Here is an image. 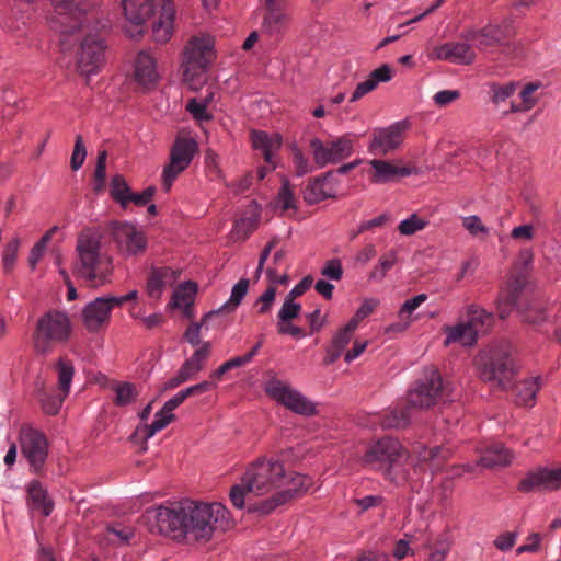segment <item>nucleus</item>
<instances>
[{
    "mask_svg": "<svg viewBox=\"0 0 561 561\" xmlns=\"http://www.w3.org/2000/svg\"><path fill=\"white\" fill-rule=\"evenodd\" d=\"M410 451L398 438L385 436L367 447L362 463L382 474L385 480L397 486L408 485L416 490V481L407 468Z\"/></svg>",
    "mask_w": 561,
    "mask_h": 561,
    "instance_id": "1",
    "label": "nucleus"
},
{
    "mask_svg": "<svg viewBox=\"0 0 561 561\" xmlns=\"http://www.w3.org/2000/svg\"><path fill=\"white\" fill-rule=\"evenodd\" d=\"M183 516L182 537L187 542L206 543L216 531L225 533L233 525L229 511L218 502L186 500Z\"/></svg>",
    "mask_w": 561,
    "mask_h": 561,
    "instance_id": "2",
    "label": "nucleus"
},
{
    "mask_svg": "<svg viewBox=\"0 0 561 561\" xmlns=\"http://www.w3.org/2000/svg\"><path fill=\"white\" fill-rule=\"evenodd\" d=\"M100 239L95 232L83 231L79 234L76 247L78 263L73 267V273L92 287L108 283L113 273L112 259L101 253Z\"/></svg>",
    "mask_w": 561,
    "mask_h": 561,
    "instance_id": "3",
    "label": "nucleus"
},
{
    "mask_svg": "<svg viewBox=\"0 0 561 561\" xmlns=\"http://www.w3.org/2000/svg\"><path fill=\"white\" fill-rule=\"evenodd\" d=\"M124 15L135 26L152 20V35L157 43L169 41L173 31L175 9L169 0H123Z\"/></svg>",
    "mask_w": 561,
    "mask_h": 561,
    "instance_id": "4",
    "label": "nucleus"
},
{
    "mask_svg": "<svg viewBox=\"0 0 561 561\" xmlns=\"http://www.w3.org/2000/svg\"><path fill=\"white\" fill-rule=\"evenodd\" d=\"M72 334V325L67 312L49 310L42 314L35 324L32 341L36 354L46 356L57 345L68 343Z\"/></svg>",
    "mask_w": 561,
    "mask_h": 561,
    "instance_id": "5",
    "label": "nucleus"
},
{
    "mask_svg": "<svg viewBox=\"0 0 561 561\" xmlns=\"http://www.w3.org/2000/svg\"><path fill=\"white\" fill-rule=\"evenodd\" d=\"M478 375L484 382H492L499 389L511 387L515 376V365L506 344L493 345L474 357Z\"/></svg>",
    "mask_w": 561,
    "mask_h": 561,
    "instance_id": "6",
    "label": "nucleus"
},
{
    "mask_svg": "<svg viewBox=\"0 0 561 561\" xmlns=\"http://www.w3.org/2000/svg\"><path fill=\"white\" fill-rule=\"evenodd\" d=\"M215 58L210 36H193L186 44L181 64L183 82L191 90H198L206 81L205 72Z\"/></svg>",
    "mask_w": 561,
    "mask_h": 561,
    "instance_id": "7",
    "label": "nucleus"
},
{
    "mask_svg": "<svg viewBox=\"0 0 561 561\" xmlns=\"http://www.w3.org/2000/svg\"><path fill=\"white\" fill-rule=\"evenodd\" d=\"M248 489L263 495L285 485V469L279 460L259 458L244 472Z\"/></svg>",
    "mask_w": 561,
    "mask_h": 561,
    "instance_id": "8",
    "label": "nucleus"
},
{
    "mask_svg": "<svg viewBox=\"0 0 561 561\" xmlns=\"http://www.w3.org/2000/svg\"><path fill=\"white\" fill-rule=\"evenodd\" d=\"M449 397L447 388L443 383L440 374L435 368L424 371V377L419 380L416 387L409 391L408 403L412 409H430Z\"/></svg>",
    "mask_w": 561,
    "mask_h": 561,
    "instance_id": "9",
    "label": "nucleus"
},
{
    "mask_svg": "<svg viewBox=\"0 0 561 561\" xmlns=\"http://www.w3.org/2000/svg\"><path fill=\"white\" fill-rule=\"evenodd\" d=\"M198 151V145L192 137L178 136L170 150L169 163L162 172V186L169 192L175 179L191 164Z\"/></svg>",
    "mask_w": 561,
    "mask_h": 561,
    "instance_id": "10",
    "label": "nucleus"
},
{
    "mask_svg": "<svg viewBox=\"0 0 561 561\" xmlns=\"http://www.w3.org/2000/svg\"><path fill=\"white\" fill-rule=\"evenodd\" d=\"M107 44L100 33L85 34L76 51L77 68L82 76L98 72L106 62Z\"/></svg>",
    "mask_w": 561,
    "mask_h": 561,
    "instance_id": "11",
    "label": "nucleus"
},
{
    "mask_svg": "<svg viewBox=\"0 0 561 561\" xmlns=\"http://www.w3.org/2000/svg\"><path fill=\"white\" fill-rule=\"evenodd\" d=\"M265 392L270 398L296 414L304 416L318 414L316 403L279 379H271L265 385Z\"/></svg>",
    "mask_w": 561,
    "mask_h": 561,
    "instance_id": "12",
    "label": "nucleus"
},
{
    "mask_svg": "<svg viewBox=\"0 0 561 561\" xmlns=\"http://www.w3.org/2000/svg\"><path fill=\"white\" fill-rule=\"evenodd\" d=\"M183 511L184 501L172 507L161 505L148 508L144 517L151 533L173 535V537L179 538L182 537L183 530Z\"/></svg>",
    "mask_w": 561,
    "mask_h": 561,
    "instance_id": "13",
    "label": "nucleus"
},
{
    "mask_svg": "<svg viewBox=\"0 0 561 561\" xmlns=\"http://www.w3.org/2000/svg\"><path fill=\"white\" fill-rule=\"evenodd\" d=\"M19 442L22 455L27 459L32 470L39 472L48 456V442L45 434L23 424L20 428Z\"/></svg>",
    "mask_w": 561,
    "mask_h": 561,
    "instance_id": "14",
    "label": "nucleus"
},
{
    "mask_svg": "<svg viewBox=\"0 0 561 561\" xmlns=\"http://www.w3.org/2000/svg\"><path fill=\"white\" fill-rule=\"evenodd\" d=\"M310 148L314 163L322 168L348 158L353 153V140L348 136H342L324 144L319 138H313L310 140Z\"/></svg>",
    "mask_w": 561,
    "mask_h": 561,
    "instance_id": "15",
    "label": "nucleus"
},
{
    "mask_svg": "<svg viewBox=\"0 0 561 561\" xmlns=\"http://www.w3.org/2000/svg\"><path fill=\"white\" fill-rule=\"evenodd\" d=\"M112 240L125 255H138L145 252L147 239L133 224L114 221L110 225Z\"/></svg>",
    "mask_w": 561,
    "mask_h": 561,
    "instance_id": "16",
    "label": "nucleus"
},
{
    "mask_svg": "<svg viewBox=\"0 0 561 561\" xmlns=\"http://www.w3.org/2000/svg\"><path fill=\"white\" fill-rule=\"evenodd\" d=\"M513 27L510 22L502 24H488L482 28H471L461 34L466 41H479L478 47L485 48L505 45L513 36Z\"/></svg>",
    "mask_w": 561,
    "mask_h": 561,
    "instance_id": "17",
    "label": "nucleus"
},
{
    "mask_svg": "<svg viewBox=\"0 0 561 561\" xmlns=\"http://www.w3.org/2000/svg\"><path fill=\"white\" fill-rule=\"evenodd\" d=\"M407 126V122H399L387 128L376 129L368 146L369 152L375 156H386L398 149L403 141Z\"/></svg>",
    "mask_w": 561,
    "mask_h": 561,
    "instance_id": "18",
    "label": "nucleus"
},
{
    "mask_svg": "<svg viewBox=\"0 0 561 561\" xmlns=\"http://www.w3.org/2000/svg\"><path fill=\"white\" fill-rule=\"evenodd\" d=\"M561 489V467L539 468L529 472L518 484L520 492L556 491Z\"/></svg>",
    "mask_w": 561,
    "mask_h": 561,
    "instance_id": "19",
    "label": "nucleus"
},
{
    "mask_svg": "<svg viewBox=\"0 0 561 561\" xmlns=\"http://www.w3.org/2000/svg\"><path fill=\"white\" fill-rule=\"evenodd\" d=\"M113 308L114 304L110 296L98 297L89 302L82 310L84 328L91 333H96L107 327Z\"/></svg>",
    "mask_w": 561,
    "mask_h": 561,
    "instance_id": "20",
    "label": "nucleus"
},
{
    "mask_svg": "<svg viewBox=\"0 0 561 561\" xmlns=\"http://www.w3.org/2000/svg\"><path fill=\"white\" fill-rule=\"evenodd\" d=\"M526 273L524 272H518L510 277L506 286L501 289L496 299V309L500 319H506L511 314L526 286Z\"/></svg>",
    "mask_w": 561,
    "mask_h": 561,
    "instance_id": "21",
    "label": "nucleus"
},
{
    "mask_svg": "<svg viewBox=\"0 0 561 561\" xmlns=\"http://www.w3.org/2000/svg\"><path fill=\"white\" fill-rule=\"evenodd\" d=\"M188 398L186 389L178 392L173 398L168 400L162 409L156 413V420L151 424H146L142 427H137L136 433H142L145 440L152 437L157 432L167 427L171 422L175 420V415L172 413L184 400Z\"/></svg>",
    "mask_w": 561,
    "mask_h": 561,
    "instance_id": "22",
    "label": "nucleus"
},
{
    "mask_svg": "<svg viewBox=\"0 0 561 561\" xmlns=\"http://www.w3.org/2000/svg\"><path fill=\"white\" fill-rule=\"evenodd\" d=\"M434 58L448 60L459 65H471L476 60V53L472 46L466 42H449L434 49Z\"/></svg>",
    "mask_w": 561,
    "mask_h": 561,
    "instance_id": "23",
    "label": "nucleus"
},
{
    "mask_svg": "<svg viewBox=\"0 0 561 561\" xmlns=\"http://www.w3.org/2000/svg\"><path fill=\"white\" fill-rule=\"evenodd\" d=\"M156 60L147 51H140L135 62L134 79L144 91L152 89L158 82Z\"/></svg>",
    "mask_w": 561,
    "mask_h": 561,
    "instance_id": "24",
    "label": "nucleus"
},
{
    "mask_svg": "<svg viewBox=\"0 0 561 561\" xmlns=\"http://www.w3.org/2000/svg\"><path fill=\"white\" fill-rule=\"evenodd\" d=\"M334 171H328L309 182L304 191V199L308 204H317L327 198H335V188L331 183Z\"/></svg>",
    "mask_w": 561,
    "mask_h": 561,
    "instance_id": "25",
    "label": "nucleus"
},
{
    "mask_svg": "<svg viewBox=\"0 0 561 561\" xmlns=\"http://www.w3.org/2000/svg\"><path fill=\"white\" fill-rule=\"evenodd\" d=\"M369 164L374 169L371 182L376 184L393 182L402 176L412 174V169L407 167H397L389 161L373 159Z\"/></svg>",
    "mask_w": 561,
    "mask_h": 561,
    "instance_id": "26",
    "label": "nucleus"
},
{
    "mask_svg": "<svg viewBox=\"0 0 561 561\" xmlns=\"http://www.w3.org/2000/svg\"><path fill=\"white\" fill-rule=\"evenodd\" d=\"M393 77L392 68L383 64L380 67L373 70L368 78L358 83L351 96V102H356L367 93L374 91L380 82H389Z\"/></svg>",
    "mask_w": 561,
    "mask_h": 561,
    "instance_id": "27",
    "label": "nucleus"
},
{
    "mask_svg": "<svg viewBox=\"0 0 561 561\" xmlns=\"http://www.w3.org/2000/svg\"><path fill=\"white\" fill-rule=\"evenodd\" d=\"M263 27L271 35L279 33L290 22L287 4L264 3Z\"/></svg>",
    "mask_w": 561,
    "mask_h": 561,
    "instance_id": "28",
    "label": "nucleus"
},
{
    "mask_svg": "<svg viewBox=\"0 0 561 561\" xmlns=\"http://www.w3.org/2000/svg\"><path fill=\"white\" fill-rule=\"evenodd\" d=\"M466 322L479 337L480 334L488 333V331L492 328L494 323V314L492 312H488L485 309L477 305H470L467 308Z\"/></svg>",
    "mask_w": 561,
    "mask_h": 561,
    "instance_id": "29",
    "label": "nucleus"
},
{
    "mask_svg": "<svg viewBox=\"0 0 561 561\" xmlns=\"http://www.w3.org/2000/svg\"><path fill=\"white\" fill-rule=\"evenodd\" d=\"M513 454L502 444L486 448L480 457L479 465L484 468L506 467L512 462Z\"/></svg>",
    "mask_w": 561,
    "mask_h": 561,
    "instance_id": "30",
    "label": "nucleus"
},
{
    "mask_svg": "<svg viewBox=\"0 0 561 561\" xmlns=\"http://www.w3.org/2000/svg\"><path fill=\"white\" fill-rule=\"evenodd\" d=\"M211 352V343L204 342L194 353L187 358L182 366L180 371L184 373L186 378L190 380L196 376L205 366V362L209 357Z\"/></svg>",
    "mask_w": 561,
    "mask_h": 561,
    "instance_id": "31",
    "label": "nucleus"
},
{
    "mask_svg": "<svg viewBox=\"0 0 561 561\" xmlns=\"http://www.w3.org/2000/svg\"><path fill=\"white\" fill-rule=\"evenodd\" d=\"M252 145L255 149L261 150L264 160L272 163V154L282 146V137L279 134L268 136L265 131L253 130L251 133Z\"/></svg>",
    "mask_w": 561,
    "mask_h": 561,
    "instance_id": "32",
    "label": "nucleus"
},
{
    "mask_svg": "<svg viewBox=\"0 0 561 561\" xmlns=\"http://www.w3.org/2000/svg\"><path fill=\"white\" fill-rule=\"evenodd\" d=\"M313 484L312 479L308 476L295 473L290 478L285 474V488L279 491L282 495L286 496V502L289 503L293 500L302 496Z\"/></svg>",
    "mask_w": 561,
    "mask_h": 561,
    "instance_id": "33",
    "label": "nucleus"
},
{
    "mask_svg": "<svg viewBox=\"0 0 561 561\" xmlns=\"http://www.w3.org/2000/svg\"><path fill=\"white\" fill-rule=\"evenodd\" d=\"M27 496L33 508L42 510L44 516H49L54 510V502L49 499L47 490L38 481H32L27 488Z\"/></svg>",
    "mask_w": 561,
    "mask_h": 561,
    "instance_id": "34",
    "label": "nucleus"
},
{
    "mask_svg": "<svg viewBox=\"0 0 561 561\" xmlns=\"http://www.w3.org/2000/svg\"><path fill=\"white\" fill-rule=\"evenodd\" d=\"M446 332L447 337L445 340V345L450 343H460L463 346H473L478 341L477 333L472 331L466 321L454 327H448Z\"/></svg>",
    "mask_w": 561,
    "mask_h": 561,
    "instance_id": "35",
    "label": "nucleus"
},
{
    "mask_svg": "<svg viewBox=\"0 0 561 561\" xmlns=\"http://www.w3.org/2000/svg\"><path fill=\"white\" fill-rule=\"evenodd\" d=\"M250 280L248 278H241L231 290L229 300L220 308L213 310L219 317L221 313L233 312L242 302L249 290Z\"/></svg>",
    "mask_w": 561,
    "mask_h": 561,
    "instance_id": "36",
    "label": "nucleus"
},
{
    "mask_svg": "<svg viewBox=\"0 0 561 561\" xmlns=\"http://www.w3.org/2000/svg\"><path fill=\"white\" fill-rule=\"evenodd\" d=\"M412 416V407L408 403L403 407H397L387 413L381 422L385 428H404L410 424Z\"/></svg>",
    "mask_w": 561,
    "mask_h": 561,
    "instance_id": "37",
    "label": "nucleus"
},
{
    "mask_svg": "<svg viewBox=\"0 0 561 561\" xmlns=\"http://www.w3.org/2000/svg\"><path fill=\"white\" fill-rule=\"evenodd\" d=\"M174 272L170 267L152 268L147 282V290L149 296L158 297L165 286L168 279H172Z\"/></svg>",
    "mask_w": 561,
    "mask_h": 561,
    "instance_id": "38",
    "label": "nucleus"
},
{
    "mask_svg": "<svg viewBox=\"0 0 561 561\" xmlns=\"http://www.w3.org/2000/svg\"><path fill=\"white\" fill-rule=\"evenodd\" d=\"M112 390L115 392L113 402L116 407H125L131 404L137 400L139 396L137 387L128 381L114 383L112 386Z\"/></svg>",
    "mask_w": 561,
    "mask_h": 561,
    "instance_id": "39",
    "label": "nucleus"
},
{
    "mask_svg": "<svg viewBox=\"0 0 561 561\" xmlns=\"http://www.w3.org/2000/svg\"><path fill=\"white\" fill-rule=\"evenodd\" d=\"M131 188L122 174H115L110 182V196L119 204L123 209L127 208V198L130 195Z\"/></svg>",
    "mask_w": 561,
    "mask_h": 561,
    "instance_id": "40",
    "label": "nucleus"
},
{
    "mask_svg": "<svg viewBox=\"0 0 561 561\" xmlns=\"http://www.w3.org/2000/svg\"><path fill=\"white\" fill-rule=\"evenodd\" d=\"M55 368L58 373V389L64 393V397H67L75 375L73 364L71 360L60 357L56 362Z\"/></svg>",
    "mask_w": 561,
    "mask_h": 561,
    "instance_id": "41",
    "label": "nucleus"
},
{
    "mask_svg": "<svg viewBox=\"0 0 561 561\" xmlns=\"http://www.w3.org/2000/svg\"><path fill=\"white\" fill-rule=\"evenodd\" d=\"M216 318H218V316L213 310L205 313L199 322H192L187 327V329L185 330V332L183 334V339L185 341H187L193 346H197L199 344L202 345L203 344L202 340H201L202 328L204 327L206 330H208L210 322Z\"/></svg>",
    "mask_w": 561,
    "mask_h": 561,
    "instance_id": "42",
    "label": "nucleus"
},
{
    "mask_svg": "<svg viewBox=\"0 0 561 561\" xmlns=\"http://www.w3.org/2000/svg\"><path fill=\"white\" fill-rule=\"evenodd\" d=\"M197 291V284L192 280H187L183 283L172 296V301L170 304L173 308H182L188 307L194 304V297Z\"/></svg>",
    "mask_w": 561,
    "mask_h": 561,
    "instance_id": "43",
    "label": "nucleus"
},
{
    "mask_svg": "<svg viewBox=\"0 0 561 561\" xmlns=\"http://www.w3.org/2000/svg\"><path fill=\"white\" fill-rule=\"evenodd\" d=\"M414 454L415 458H412V455L410 454V459L407 461V468H410V472L414 477L417 486L420 476L424 471V463L432 462V459L430 448L426 446H420L414 450Z\"/></svg>",
    "mask_w": 561,
    "mask_h": 561,
    "instance_id": "44",
    "label": "nucleus"
},
{
    "mask_svg": "<svg viewBox=\"0 0 561 561\" xmlns=\"http://www.w3.org/2000/svg\"><path fill=\"white\" fill-rule=\"evenodd\" d=\"M257 222L259 214L255 211H253L249 217H242L234 224L231 232L232 238H234V240H245L249 234L256 229Z\"/></svg>",
    "mask_w": 561,
    "mask_h": 561,
    "instance_id": "45",
    "label": "nucleus"
},
{
    "mask_svg": "<svg viewBox=\"0 0 561 561\" xmlns=\"http://www.w3.org/2000/svg\"><path fill=\"white\" fill-rule=\"evenodd\" d=\"M541 87L540 82H529L527 83L524 89L520 92V104H514L511 105V113L516 112H525L530 110L535 104L537 103V100L533 98V93L536 92Z\"/></svg>",
    "mask_w": 561,
    "mask_h": 561,
    "instance_id": "46",
    "label": "nucleus"
},
{
    "mask_svg": "<svg viewBox=\"0 0 561 561\" xmlns=\"http://www.w3.org/2000/svg\"><path fill=\"white\" fill-rule=\"evenodd\" d=\"M286 496L287 495H282L278 491L274 493L271 497L249 506L248 511L249 513H260L262 515H268L276 507L287 504Z\"/></svg>",
    "mask_w": 561,
    "mask_h": 561,
    "instance_id": "47",
    "label": "nucleus"
},
{
    "mask_svg": "<svg viewBox=\"0 0 561 561\" xmlns=\"http://www.w3.org/2000/svg\"><path fill=\"white\" fill-rule=\"evenodd\" d=\"M106 539L113 545H127L130 539L135 536V531L129 526H107L106 527Z\"/></svg>",
    "mask_w": 561,
    "mask_h": 561,
    "instance_id": "48",
    "label": "nucleus"
},
{
    "mask_svg": "<svg viewBox=\"0 0 561 561\" xmlns=\"http://www.w3.org/2000/svg\"><path fill=\"white\" fill-rule=\"evenodd\" d=\"M106 159L107 152L105 150L98 153L96 165L93 175V192L95 194H100L104 191L105 187Z\"/></svg>",
    "mask_w": 561,
    "mask_h": 561,
    "instance_id": "49",
    "label": "nucleus"
},
{
    "mask_svg": "<svg viewBox=\"0 0 561 561\" xmlns=\"http://www.w3.org/2000/svg\"><path fill=\"white\" fill-rule=\"evenodd\" d=\"M19 248V238H13L5 244L2 253L3 271L5 274H10L12 272L15 265Z\"/></svg>",
    "mask_w": 561,
    "mask_h": 561,
    "instance_id": "50",
    "label": "nucleus"
},
{
    "mask_svg": "<svg viewBox=\"0 0 561 561\" xmlns=\"http://www.w3.org/2000/svg\"><path fill=\"white\" fill-rule=\"evenodd\" d=\"M539 378L527 379L518 385V394L523 404H531L540 389Z\"/></svg>",
    "mask_w": 561,
    "mask_h": 561,
    "instance_id": "51",
    "label": "nucleus"
},
{
    "mask_svg": "<svg viewBox=\"0 0 561 561\" xmlns=\"http://www.w3.org/2000/svg\"><path fill=\"white\" fill-rule=\"evenodd\" d=\"M41 391H42V397L39 398V401H41L43 411L49 415L58 414V412L62 405V402L65 401V399L67 397H64L62 392H60L59 394H48V393H45L43 390H41Z\"/></svg>",
    "mask_w": 561,
    "mask_h": 561,
    "instance_id": "52",
    "label": "nucleus"
},
{
    "mask_svg": "<svg viewBox=\"0 0 561 561\" xmlns=\"http://www.w3.org/2000/svg\"><path fill=\"white\" fill-rule=\"evenodd\" d=\"M356 329L357 328L353 323L347 322L333 335L330 344L343 353L350 344Z\"/></svg>",
    "mask_w": 561,
    "mask_h": 561,
    "instance_id": "53",
    "label": "nucleus"
},
{
    "mask_svg": "<svg viewBox=\"0 0 561 561\" xmlns=\"http://www.w3.org/2000/svg\"><path fill=\"white\" fill-rule=\"evenodd\" d=\"M397 252L391 250L379 260V265L376 266L369 274V279H382L387 272L396 264Z\"/></svg>",
    "mask_w": 561,
    "mask_h": 561,
    "instance_id": "54",
    "label": "nucleus"
},
{
    "mask_svg": "<svg viewBox=\"0 0 561 561\" xmlns=\"http://www.w3.org/2000/svg\"><path fill=\"white\" fill-rule=\"evenodd\" d=\"M426 226V220L420 218L416 214H412L409 218L400 222L398 230L403 236H412L415 232L424 229Z\"/></svg>",
    "mask_w": 561,
    "mask_h": 561,
    "instance_id": "55",
    "label": "nucleus"
},
{
    "mask_svg": "<svg viewBox=\"0 0 561 561\" xmlns=\"http://www.w3.org/2000/svg\"><path fill=\"white\" fill-rule=\"evenodd\" d=\"M209 99H205L204 101H197L196 99H191L186 105V110L192 114L195 119L198 121H209L211 115L207 113V104Z\"/></svg>",
    "mask_w": 561,
    "mask_h": 561,
    "instance_id": "56",
    "label": "nucleus"
},
{
    "mask_svg": "<svg viewBox=\"0 0 561 561\" xmlns=\"http://www.w3.org/2000/svg\"><path fill=\"white\" fill-rule=\"evenodd\" d=\"M276 298V287L268 286L265 291L257 298L255 306L259 307L257 313L266 314L271 311Z\"/></svg>",
    "mask_w": 561,
    "mask_h": 561,
    "instance_id": "57",
    "label": "nucleus"
},
{
    "mask_svg": "<svg viewBox=\"0 0 561 561\" xmlns=\"http://www.w3.org/2000/svg\"><path fill=\"white\" fill-rule=\"evenodd\" d=\"M85 157H87V149L83 144V138L81 135H77L73 152H72L71 159H70L71 169L73 171H77L78 169H80L82 167V164L84 163Z\"/></svg>",
    "mask_w": 561,
    "mask_h": 561,
    "instance_id": "58",
    "label": "nucleus"
},
{
    "mask_svg": "<svg viewBox=\"0 0 561 561\" xmlns=\"http://www.w3.org/2000/svg\"><path fill=\"white\" fill-rule=\"evenodd\" d=\"M247 493H253V490L248 489V483L244 481V476H242L241 483L233 485L229 493L231 503L234 507H244V496Z\"/></svg>",
    "mask_w": 561,
    "mask_h": 561,
    "instance_id": "59",
    "label": "nucleus"
},
{
    "mask_svg": "<svg viewBox=\"0 0 561 561\" xmlns=\"http://www.w3.org/2000/svg\"><path fill=\"white\" fill-rule=\"evenodd\" d=\"M301 311V306L295 300L285 298L283 306L278 312V319L284 321H291L296 319Z\"/></svg>",
    "mask_w": 561,
    "mask_h": 561,
    "instance_id": "60",
    "label": "nucleus"
},
{
    "mask_svg": "<svg viewBox=\"0 0 561 561\" xmlns=\"http://www.w3.org/2000/svg\"><path fill=\"white\" fill-rule=\"evenodd\" d=\"M378 306V300L376 299H366L364 302L359 306V308L356 310L352 319L348 321L350 323H353L356 328L358 327L359 322L363 321L366 317H368L375 308Z\"/></svg>",
    "mask_w": 561,
    "mask_h": 561,
    "instance_id": "61",
    "label": "nucleus"
},
{
    "mask_svg": "<svg viewBox=\"0 0 561 561\" xmlns=\"http://www.w3.org/2000/svg\"><path fill=\"white\" fill-rule=\"evenodd\" d=\"M278 203L282 204L283 210L295 208L294 194L289 185V181L284 178L283 185L277 195Z\"/></svg>",
    "mask_w": 561,
    "mask_h": 561,
    "instance_id": "62",
    "label": "nucleus"
},
{
    "mask_svg": "<svg viewBox=\"0 0 561 561\" xmlns=\"http://www.w3.org/2000/svg\"><path fill=\"white\" fill-rule=\"evenodd\" d=\"M547 320V314L543 308L531 307L522 314V321L529 324H541Z\"/></svg>",
    "mask_w": 561,
    "mask_h": 561,
    "instance_id": "63",
    "label": "nucleus"
},
{
    "mask_svg": "<svg viewBox=\"0 0 561 561\" xmlns=\"http://www.w3.org/2000/svg\"><path fill=\"white\" fill-rule=\"evenodd\" d=\"M321 275L333 280H340L343 276L341 261L339 259L329 260L324 267L321 270Z\"/></svg>",
    "mask_w": 561,
    "mask_h": 561,
    "instance_id": "64",
    "label": "nucleus"
}]
</instances>
